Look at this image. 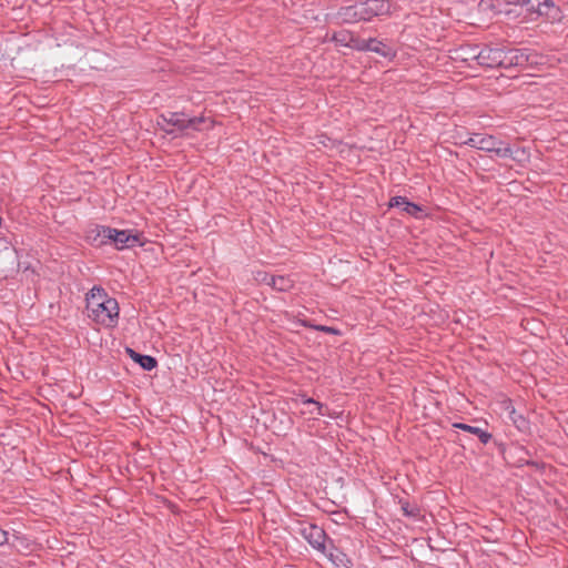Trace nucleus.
Segmentation results:
<instances>
[{
    "label": "nucleus",
    "mask_w": 568,
    "mask_h": 568,
    "mask_svg": "<svg viewBox=\"0 0 568 568\" xmlns=\"http://www.w3.org/2000/svg\"><path fill=\"white\" fill-rule=\"evenodd\" d=\"M87 311L90 318L106 327L114 326L119 316L118 302L101 287H93L87 294Z\"/></svg>",
    "instance_id": "f257e3e1"
},
{
    "label": "nucleus",
    "mask_w": 568,
    "mask_h": 568,
    "mask_svg": "<svg viewBox=\"0 0 568 568\" xmlns=\"http://www.w3.org/2000/svg\"><path fill=\"white\" fill-rule=\"evenodd\" d=\"M390 13L392 4L388 0H366L342 7L337 12V17L343 23H357L371 21L374 17Z\"/></svg>",
    "instance_id": "f03ea898"
},
{
    "label": "nucleus",
    "mask_w": 568,
    "mask_h": 568,
    "mask_svg": "<svg viewBox=\"0 0 568 568\" xmlns=\"http://www.w3.org/2000/svg\"><path fill=\"white\" fill-rule=\"evenodd\" d=\"M202 124L210 126L212 121L204 116L186 118L182 112H169L166 114H161L158 119V125L169 134H172L173 130L168 129V125L175 126L180 131H200L202 129Z\"/></svg>",
    "instance_id": "7ed1b4c3"
},
{
    "label": "nucleus",
    "mask_w": 568,
    "mask_h": 568,
    "mask_svg": "<svg viewBox=\"0 0 568 568\" xmlns=\"http://www.w3.org/2000/svg\"><path fill=\"white\" fill-rule=\"evenodd\" d=\"M97 236L100 237V244H105L109 241L114 244L116 250L142 245L141 234L129 230L119 231L109 226H102L99 229Z\"/></svg>",
    "instance_id": "20e7f679"
},
{
    "label": "nucleus",
    "mask_w": 568,
    "mask_h": 568,
    "mask_svg": "<svg viewBox=\"0 0 568 568\" xmlns=\"http://www.w3.org/2000/svg\"><path fill=\"white\" fill-rule=\"evenodd\" d=\"M471 148L495 153L499 158H515L513 149L494 135L474 133L464 142Z\"/></svg>",
    "instance_id": "39448f33"
},
{
    "label": "nucleus",
    "mask_w": 568,
    "mask_h": 568,
    "mask_svg": "<svg viewBox=\"0 0 568 568\" xmlns=\"http://www.w3.org/2000/svg\"><path fill=\"white\" fill-rule=\"evenodd\" d=\"M529 55L519 49L500 48L499 68L509 69L513 67H525L528 64Z\"/></svg>",
    "instance_id": "423d86ee"
},
{
    "label": "nucleus",
    "mask_w": 568,
    "mask_h": 568,
    "mask_svg": "<svg viewBox=\"0 0 568 568\" xmlns=\"http://www.w3.org/2000/svg\"><path fill=\"white\" fill-rule=\"evenodd\" d=\"M300 534L308 541L313 548L324 552L326 534L322 528L316 525L306 523L301 525Z\"/></svg>",
    "instance_id": "0eeeda50"
},
{
    "label": "nucleus",
    "mask_w": 568,
    "mask_h": 568,
    "mask_svg": "<svg viewBox=\"0 0 568 568\" xmlns=\"http://www.w3.org/2000/svg\"><path fill=\"white\" fill-rule=\"evenodd\" d=\"M500 48H479L477 64L486 68H499Z\"/></svg>",
    "instance_id": "6e6552de"
},
{
    "label": "nucleus",
    "mask_w": 568,
    "mask_h": 568,
    "mask_svg": "<svg viewBox=\"0 0 568 568\" xmlns=\"http://www.w3.org/2000/svg\"><path fill=\"white\" fill-rule=\"evenodd\" d=\"M390 207H398L402 211L406 212L412 216H418V214L423 211L422 207L413 202H409L404 196H395L390 199L389 202Z\"/></svg>",
    "instance_id": "1a4fd4ad"
},
{
    "label": "nucleus",
    "mask_w": 568,
    "mask_h": 568,
    "mask_svg": "<svg viewBox=\"0 0 568 568\" xmlns=\"http://www.w3.org/2000/svg\"><path fill=\"white\" fill-rule=\"evenodd\" d=\"M478 45H462L460 48L455 50V60H460L463 62H473L478 60Z\"/></svg>",
    "instance_id": "9d476101"
},
{
    "label": "nucleus",
    "mask_w": 568,
    "mask_h": 568,
    "mask_svg": "<svg viewBox=\"0 0 568 568\" xmlns=\"http://www.w3.org/2000/svg\"><path fill=\"white\" fill-rule=\"evenodd\" d=\"M128 354L130 357L141 365V367L145 371H152L156 367L158 362L154 357L150 355H142L133 351L132 348H126Z\"/></svg>",
    "instance_id": "9b49d317"
},
{
    "label": "nucleus",
    "mask_w": 568,
    "mask_h": 568,
    "mask_svg": "<svg viewBox=\"0 0 568 568\" xmlns=\"http://www.w3.org/2000/svg\"><path fill=\"white\" fill-rule=\"evenodd\" d=\"M540 17H544L550 23H555L561 21L562 12L552 0H548Z\"/></svg>",
    "instance_id": "f8f14e48"
},
{
    "label": "nucleus",
    "mask_w": 568,
    "mask_h": 568,
    "mask_svg": "<svg viewBox=\"0 0 568 568\" xmlns=\"http://www.w3.org/2000/svg\"><path fill=\"white\" fill-rule=\"evenodd\" d=\"M367 51L375 52L384 58H388L394 55V51L390 47H388L386 43H384L381 40H377L375 38L369 39V44Z\"/></svg>",
    "instance_id": "ddd939ff"
},
{
    "label": "nucleus",
    "mask_w": 568,
    "mask_h": 568,
    "mask_svg": "<svg viewBox=\"0 0 568 568\" xmlns=\"http://www.w3.org/2000/svg\"><path fill=\"white\" fill-rule=\"evenodd\" d=\"M454 427L465 430L467 433H470L473 435H476L483 444H487L491 438V434L483 430L479 427L470 426V425L463 424V423H456V424H454Z\"/></svg>",
    "instance_id": "4468645a"
},
{
    "label": "nucleus",
    "mask_w": 568,
    "mask_h": 568,
    "mask_svg": "<svg viewBox=\"0 0 568 568\" xmlns=\"http://www.w3.org/2000/svg\"><path fill=\"white\" fill-rule=\"evenodd\" d=\"M548 0H516V3L525 7L527 12L536 13L537 16H541V11H544V7L546 6Z\"/></svg>",
    "instance_id": "2eb2a0df"
},
{
    "label": "nucleus",
    "mask_w": 568,
    "mask_h": 568,
    "mask_svg": "<svg viewBox=\"0 0 568 568\" xmlns=\"http://www.w3.org/2000/svg\"><path fill=\"white\" fill-rule=\"evenodd\" d=\"M293 285L294 282L287 276L278 275L271 278V286L278 292H287Z\"/></svg>",
    "instance_id": "dca6fc26"
},
{
    "label": "nucleus",
    "mask_w": 568,
    "mask_h": 568,
    "mask_svg": "<svg viewBox=\"0 0 568 568\" xmlns=\"http://www.w3.org/2000/svg\"><path fill=\"white\" fill-rule=\"evenodd\" d=\"M353 36L352 32L342 30L333 34V40L341 45L351 47Z\"/></svg>",
    "instance_id": "f3484780"
},
{
    "label": "nucleus",
    "mask_w": 568,
    "mask_h": 568,
    "mask_svg": "<svg viewBox=\"0 0 568 568\" xmlns=\"http://www.w3.org/2000/svg\"><path fill=\"white\" fill-rule=\"evenodd\" d=\"M513 424L514 426L520 430V432H525L528 429V420L520 414H518L516 412V415H513L508 418Z\"/></svg>",
    "instance_id": "a211bd4d"
},
{
    "label": "nucleus",
    "mask_w": 568,
    "mask_h": 568,
    "mask_svg": "<svg viewBox=\"0 0 568 568\" xmlns=\"http://www.w3.org/2000/svg\"><path fill=\"white\" fill-rule=\"evenodd\" d=\"M369 44V39L365 40L359 37L353 36V40L349 48L356 49L358 51H367Z\"/></svg>",
    "instance_id": "6ab92c4d"
},
{
    "label": "nucleus",
    "mask_w": 568,
    "mask_h": 568,
    "mask_svg": "<svg viewBox=\"0 0 568 568\" xmlns=\"http://www.w3.org/2000/svg\"><path fill=\"white\" fill-rule=\"evenodd\" d=\"M304 404L314 407V409L310 410V414H312V415L316 414V415H321V416L325 415V413L323 412L324 406L321 403H318L312 398H308L304 402Z\"/></svg>",
    "instance_id": "aec40b11"
},
{
    "label": "nucleus",
    "mask_w": 568,
    "mask_h": 568,
    "mask_svg": "<svg viewBox=\"0 0 568 568\" xmlns=\"http://www.w3.org/2000/svg\"><path fill=\"white\" fill-rule=\"evenodd\" d=\"M329 560L336 566V567H346L345 562V555L337 551L336 554L331 552L329 554Z\"/></svg>",
    "instance_id": "412c9836"
},
{
    "label": "nucleus",
    "mask_w": 568,
    "mask_h": 568,
    "mask_svg": "<svg viewBox=\"0 0 568 568\" xmlns=\"http://www.w3.org/2000/svg\"><path fill=\"white\" fill-rule=\"evenodd\" d=\"M274 275H270L266 272L258 271L256 272L254 280L260 284H266L271 286V278H273Z\"/></svg>",
    "instance_id": "4be33fe9"
},
{
    "label": "nucleus",
    "mask_w": 568,
    "mask_h": 568,
    "mask_svg": "<svg viewBox=\"0 0 568 568\" xmlns=\"http://www.w3.org/2000/svg\"><path fill=\"white\" fill-rule=\"evenodd\" d=\"M501 407L504 409V413L507 418H509L513 415H516V409L513 405V402L510 399H506L501 403Z\"/></svg>",
    "instance_id": "5701e85b"
},
{
    "label": "nucleus",
    "mask_w": 568,
    "mask_h": 568,
    "mask_svg": "<svg viewBox=\"0 0 568 568\" xmlns=\"http://www.w3.org/2000/svg\"><path fill=\"white\" fill-rule=\"evenodd\" d=\"M402 509L405 515L416 517L419 513L418 508L416 506H410L408 503L404 504L402 506Z\"/></svg>",
    "instance_id": "b1692460"
},
{
    "label": "nucleus",
    "mask_w": 568,
    "mask_h": 568,
    "mask_svg": "<svg viewBox=\"0 0 568 568\" xmlns=\"http://www.w3.org/2000/svg\"><path fill=\"white\" fill-rule=\"evenodd\" d=\"M513 154L515 155V158H511V159L515 161H523L527 158V153H526L525 149L513 150Z\"/></svg>",
    "instance_id": "393cba45"
},
{
    "label": "nucleus",
    "mask_w": 568,
    "mask_h": 568,
    "mask_svg": "<svg viewBox=\"0 0 568 568\" xmlns=\"http://www.w3.org/2000/svg\"><path fill=\"white\" fill-rule=\"evenodd\" d=\"M320 329H321V331H324V332H329V333H334V332H335V329H334V328H332V327H327V326H321V327H320Z\"/></svg>",
    "instance_id": "a878e982"
}]
</instances>
